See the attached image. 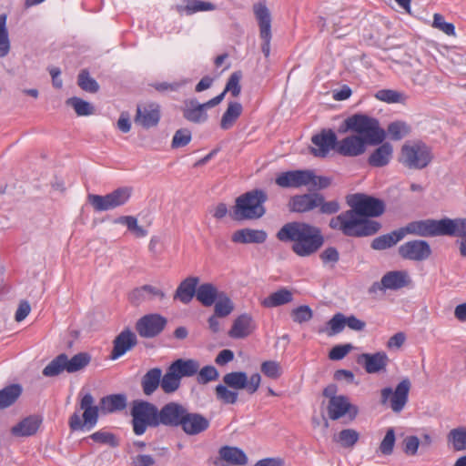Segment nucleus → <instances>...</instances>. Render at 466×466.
Masks as SVG:
<instances>
[{
  "mask_svg": "<svg viewBox=\"0 0 466 466\" xmlns=\"http://www.w3.org/2000/svg\"><path fill=\"white\" fill-rule=\"evenodd\" d=\"M347 203L350 209L332 218L329 221L330 228L353 238L372 236L380 229V223L369 218H376L384 213L385 204L381 199L357 193L349 196Z\"/></svg>",
  "mask_w": 466,
  "mask_h": 466,
  "instance_id": "f257e3e1",
  "label": "nucleus"
},
{
  "mask_svg": "<svg viewBox=\"0 0 466 466\" xmlns=\"http://www.w3.org/2000/svg\"><path fill=\"white\" fill-rule=\"evenodd\" d=\"M339 131H352L357 134L338 141L336 152L343 157L360 156L365 152L367 145H379L386 137L378 119L363 114H355L347 117Z\"/></svg>",
  "mask_w": 466,
  "mask_h": 466,
  "instance_id": "f03ea898",
  "label": "nucleus"
},
{
  "mask_svg": "<svg viewBox=\"0 0 466 466\" xmlns=\"http://www.w3.org/2000/svg\"><path fill=\"white\" fill-rule=\"evenodd\" d=\"M276 237L281 242H291L292 251L299 257L311 256L324 243L319 228L299 221L286 223L277 232Z\"/></svg>",
  "mask_w": 466,
  "mask_h": 466,
  "instance_id": "7ed1b4c3",
  "label": "nucleus"
},
{
  "mask_svg": "<svg viewBox=\"0 0 466 466\" xmlns=\"http://www.w3.org/2000/svg\"><path fill=\"white\" fill-rule=\"evenodd\" d=\"M268 195L263 189L255 188L241 194L235 200L233 216L237 220H255L266 214Z\"/></svg>",
  "mask_w": 466,
  "mask_h": 466,
  "instance_id": "20e7f679",
  "label": "nucleus"
},
{
  "mask_svg": "<svg viewBox=\"0 0 466 466\" xmlns=\"http://www.w3.org/2000/svg\"><path fill=\"white\" fill-rule=\"evenodd\" d=\"M158 408L147 400H136L132 402L130 415L132 428L137 436L143 435L148 427H158Z\"/></svg>",
  "mask_w": 466,
  "mask_h": 466,
  "instance_id": "39448f33",
  "label": "nucleus"
},
{
  "mask_svg": "<svg viewBox=\"0 0 466 466\" xmlns=\"http://www.w3.org/2000/svg\"><path fill=\"white\" fill-rule=\"evenodd\" d=\"M91 361L87 352H79L68 359L66 353H61L52 360L43 370L46 377L57 376L63 371L74 373L86 368Z\"/></svg>",
  "mask_w": 466,
  "mask_h": 466,
  "instance_id": "423d86ee",
  "label": "nucleus"
},
{
  "mask_svg": "<svg viewBox=\"0 0 466 466\" xmlns=\"http://www.w3.org/2000/svg\"><path fill=\"white\" fill-rule=\"evenodd\" d=\"M95 400L91 393H86L80 400V409L84 410L83 420L77 412H74L69 418V428L71 431H80L85 428L92 430L97 423L99 408L94 405Z\"/></svg>",
  "mask_w": 466,
  "mask_h": 466,
  "instance_id": "0eeeda50",
  "label": "nucleus"
},
{
  "mask_svg": "<svg viewBox=\"0 0 466 466\" xmlns=\"http://www.w3.org/2000/svg\"><path fill=\"white\" fill-rule=\"evenodd\" d=\"M407 233L420 237L446 236L451 230V218H444L441 219H424L409 223L405 228H401Z\"/></svg>",
  "mask_w": 466,
  "mask_h": 466,
  "instance_id": "6e6552de",
  "label": "nucleus"
},
{
  "mask_svg": "<svg viewBox=\"0 0 466 466\" xmlns=\"http://www.w3.org/2000/svg\"><path fill=\"white\" fill-rule=\"evenodd\" d=\"M132 188L121 187L105 196L88 195V202L96 211H106L125 205L130 198Z\"/></svg>",
  "mask_w": 466,
  "mask_h": 466,
  "instance_id": "1a4fd4ad",
  "label": "nucleus"
},
{
  "mask_svg": "<svg viewBox=\"0 0 466 466\" xmlns=\"http://www.w3.org/2000/svg\"><path fill=\"white\" fill-rule=\"evenodd\" d=\"M410 387L411 383L406 378L396 386L395 390L390 387L383 388L380 390V403L390 407L393 412L400 413L408 402Z\"/></svg>",
  "mask_w": 466,
  "mask_h": 466,
  "instance_id": "9d476101",
  "label": "nucleus"
},
{
  "mask_svg": "<svg viewBox=\"0 0 466 466\" xmlns=\"http://www.w3.org/2000/svg\"><path fill=\"white\" fill-rule=\"evenodd\" d=\"M431 161V150L424 144L405 145L401 148V162L409 168L421 169Z\"/></svg>",
  "mask_w": 466,
  "mask_h": 466,
  "instance_id": "9b49d317",
  "label": "nucleus"
},
{
  "mask_svg": "<svg viewBox=\"0 0 466 466\" xmlns=\"http://www.w3.org/2000/svg\"><path fill=\"white\" fill-rule=\"evenodd\" d=\"M167 325L166 317L158 313H150L138 319L135 328L141 338L153 339L160 335Z\"/></svg>",
  "mask_w": 466,
  "mask_h": 466,
  "instance_id": "f8f14e48",
  "label": "nucleus"
},
{
  "mask_svg": "<svg viewBox=\"0 0 466 466\" xmlns=\"http://www.w3.org/2000/svg\"><path fill=\"white\" fill-rule=\"evenodd\" d=\"M253 9L259 27V36L262 40L261 51L265 57H268L272 38L270 13L268 7L261 3L255 5Z\"/></svg>",
  "mask_w": 466,
  "mask_h": 466,
  "instance_id": "ddd939ff",
  "label": "nucleus"
},
{
  "mask_svg": "<svg viewBox=\"0 0 466 466\" xmlns=\"http://www.w3.org/2000/svg\"><path fill=\"white\" fill-rule=\"evenodd\" d=\"M224 383L232 389L247 390L249 394L255 393L259 388L261 377L258 373H254L248 379L244 371H233L227 373L223 377Z\"/></svg>",
  "mask_w": 466,
  "mask_h": 466,
  "instance_id": "4468645a",
  "label": "nucleus"
},
{
  "mask_svg": "<svg viewBox=\"0 0 466 466\" xmlns=\"http://www.w3.org/2000/svg\"><path fill=\"white\" fill-rule=\"evenodd\" d=\"M410 282L406 271L392 270L383 275L380 282H374L369 289L370 293L385 291L387 289L397 290L407 287Z\"/></svg>",
  "mask_w": 466,
  "mask_h": 466,
  "instance_id": "2eb2a0df",
  "label": "nucleus"
},
{
  "mask_svg": "<svg viewBox=\"0 0 466 466\" xmlns=\"http://www.w3.org/2000/svg\"><path fill=\"white\" fill-rule=\"evenodd\" d=\"M311 179V169H297L281 172L275 178V183L283 188H299L309 186Z\"/></svg>",
  "mask_w": 466,
  "mask_h": 466,
  "instance_id": "dca6fc26",
  "label": "nucleus"
},
{
  "mask_svg": "<svg viewBox=\"0 0 466 466\" xmlns=\"http://www.w3.org/2000/svg\"><path fill=\"white\" fill-rule=\"evenodd\" d=\"M186 407L175 401H170L158 410V426L180 427Z\"/></svg>",
  "mask_w": 466,
  "mask_h": 466,
  "instance_id": "f3484780",
  "label": "nucleus"
},
{
  "mask_svg": "<svg viewBox=\"0 0 466 466\" xmlns=\"http://www.w3.org/2000/svg\"><path fill=\"white\" fill-rule=\"evenodd\" d=\"M338 141L337 136L332 129H322L320 133L311 137V142L316 147L311 149V152L315 157H326L330 150L336 152Z\"/></svg>",
  "mask_w": 466,
  "mask_h": 466,
  "instance_id": "a211bd4d",
  "label": "nucleus"
},
{
  "mask_svg": "<svg viewBox=\"0 0 466 466\" xmlns=\"http://www.w3.org/2000/svg\"><path fill=\"white\" fill-rule=\"evenodd\" d=\"M399 254L404 259L422 261L431 256V249L427 241L416 239L400 245Z\"/></svg>",
  "mask_w": 466,
  "mask_h": 466,
  "instance_id": "6ab92c4d",
  "label": "nucleus"
},
{
  "mask_svg": "<svg viewBox=\"0 0 466 466\" xmlns=\"http://www.w3.org/2000/svg\"><path fill=\"white\" fill-rule=\"evenodd\" d=\"M209 426L210 421L207 417L198 412H190L186 408L180 428L187 435H198L206 431Z\"/></svg>",
  "mask_w": 466,
  "mask_h": 466,
  "instance_id": "aec40b11",
  "label": "nucleus"
},
{
  "mask_svg": "<svg viewBox=\"0 0 466 466\" xmlns=\"http://www.w3.org/2000/svg\"><path fill=\"white\" fill-rule=\"evenodd\" d=\"M160 120V106L156 103L138 105L135 122L144 128L156 127Z\"/></svg>",
  "mask_w": 466,
  "mask_h": 466,
  "instance_id": "412c9836",
  "label": "nucleus"
},
{
  "mask_svg": "<svg viewBox=\"0 0 466 466\" xmlns=\"http://www.w3.org/2000/svg\"><path fill=\"white\" fill-rule=\"evenodd\" d=\"M137 344L136 334L128 328L123 329L113 340L110 359L115 360L132 350Z\"/></svg>",
  "mask_w": 466,
  "mask_h": 466,
  "instance_id": "4be33fe9",
  "label": "nucleus"
},
{
  "mask_svg": "<svg viewBox=\"0 0 466 466\" xmlns=\"http://www.w3.org/2000/svg\"><path fill=\"white\" fill-rule=\"evenodd\" d=\"M320 199V193L317 192L295 195L289 201V209L297 213L309 212L318 208L317 202Z\"/></svg>",
  "mask_w": 466,
  "mask_h": 466,
  "instance_id": "5701e85b",
  "label": "nucleus"
},
{
  "mask_svg": "<svg viewBox=\"0 0 466 466\" xmlns=\"http://www.w3.org/2000/svg\"><path fill=\"white\" fill-rule=\"evenodd\" d=\"M348 412L351 417H355L358 413V409L350 403L347 397L339 395L329 400L328 406L329 419L333 420H339Z\"/></svg>",
  "mask_w": 466,
  "mask_h": 466,
  "instance_id": "b1692460",
  "label": "nucleus"
},
{
  "mask_svg": "<svg viewBox=\"0 0 466 466\" xmlns=\"http://www.w3.org/2000/svg\"><path fill=\"white\" fill-rule=\"evenodd\" d=\"M218 455L219 457L215 461L216 466H228L223 461L235 466H243L248 462L245 452L237 447L223 446L219 449Z\"/></svg>",
  "mask_w": 466,
  "mask_h": 466,
  "instance_id": "393cba45",
  "label": "nucleus"
},
{
  "mask_svg": "<svg viewBox=\"0 0 466 466\" xmlns=\"http://www.w3.org/2000/svg\"><path fill=\"white\" fill-rule=\"evenodd\" d=\"M198 282V277H187L183 279L174 293V299L185 305L189 304L197 295Z\"/></svg>",
  "mask_w": 466,
  "mask_h": 466,
  "instance_id": "a878e982",
  "label": "nucleus"
},
{
  "mask_svg": "<svg viewBox=\"0 0 466 466\" xmlns=\"http://www.w3.org/2000/svg\"><path fill=\"white\" fill-rule=\"evenodd\" d=\"M363 360V365L365 370L370 373H377L380 370H385L386 366L389 362V358L387 354L383 351H379L373 354L370 353H363L359 357L358 362L361 363Z\"/></svg>",
  "mask_w": 466,
  "mask_h": 466,
  "instance_id": "bb28decb",
  "label": "nucleus"
},
{
  "mask_svg": "<svg viewBox=\"0 0 466 466\" xmlns=\"http://www.w3.org/2000/svg\"><path fill=\"white\" fill-rule=\"evenodd\" d=\"M267 238L268 234L263 229L242 228L232 234L231 240L239 244H262Z\"/></svg>",
  "mask_w": 466,
  "mask_h": 466,
  "instance_id": "cd10ccee",
  "label": "nucleus"
},
{
  "mask_svg": "<svg viewBox=\"0 0 466 466\" xmlns=\"http://www.w3.org/2000/svg\"><path fill=\"white\" fill-rule=\"evenodd\" d=\"M127 397L125 393L110 394L100 400V410L103 413H116L126 410Z\"/></svg>",
  "mask_w": 466,
  "mask_h": 466,
  "instance_id": "c85d7f7f",
  "label": "nucleus"
},
{
  "mask_svg": "<svg viewBox=\"0 0 466 466\" xmlns=\"http://www.w3.org/2000/svg\"><path fill=\"white\" fill-rule=\"evenodd\" d=\"M253 329L252 317L248 314H242L234 320L228 335L234 339H242L248 337Z\"/></svg>",
  "mask_w": 466,
  "mask_h": 466,
  "instance_id": "c756f323",
  "label": "nucleus"
},
{
  "mask_svg": "<svg viewBox=\"0 0 466 466\" xmlns=\"http://www.w3.org/2000/svg\"><path fill=\"white\" fill-rule=\"evenodd\" d=\"M183 116L192 123H203L208 119V114L203 104H199L196 99L185 102L183 108Z\"/></svg>",
  "mask_w": 466,
  "mask_h": 466,
  "instance_id": "7c9ffc66",
  "label": "nucleus"
},
{
  "mask_svg": "<svg viewBox=\"0 0 466 466\" xmlns=\"http://www.w3.org/2000/svg\"><path fill=\"white\" fill-rule=\"evenodd\" d=\"M42 420L37 416H29L12 427L11 433L15 437H28L36 433Z\"/></svg>",
  "mask_w": 466,
  "mask_h": 466,
  "instance_id": "2f4dec72",
  "label": "nucleus"
},
{
  "mask_svg": "<svg viewBox=\"0 0 466 466\" xmlns=\"http://www.w3.org/2000/svg\"><path fill=\"white\" fill-rule=\"evenodd\" d=\"M405 237V230L399 228L390 233L375 238L370 247L375 250H384L396 245Z\"/></svg>",
  "mask_w": 466,
  "mask_h": 466,
  "instance_id": "473e14b6",
  "label": "nucleus"
},
{
  "mask_svg": "<svg viewBox=\"0 0 466 466\" xmlns=\"http://www.w3.org/2000/svg\"><path fill=\"white\" fill-rule=\"evenodd\" d=\"M162 370L153 368L147 370L141 378V388L146 396L152 395L161 384Z\"/></svg>",
  "mask_w": 466,
  "mask_h": 466,
  "instance_id": "72a5a7b5",
  "label": "nucleus"
},
{
  "mask_svg": "<svg viewBox=\"0 0 466 466\" xmlns=\"http://www.w3.org/2000/svg\"><path fill=\"white\" fill-rule=\"evenodd\" d=\"M446 236L458 237L456 244L459 247L460 255L466 258V218L451 219V230Z\"/></svg>",
  "mask_w": 466,
  "mask_h": 466,
  "instance_id": "f704fd0d",
  "label": "nucleus"
},
{
  "mask_svg": "<svg viewBox=\"0 0 466 466\" xmlns=\"http://www.w3.org/2000/svg\"><path fill=\"white\" fill-rule=\"evenodd\" d=\"M222 291L212 283L198 285L196 298L205 307L212 306L218 299Z\"/></svg>",
  "mask_w": 466,
  "mask_h": 466,
  "instance_id": "c9c22d12",
  "label": "nucleus"
},
{
  "mask_svg": "<svg viewBox=\"0 0 466 466\" xmlns=\"http://www.w3.org/2000/svg\"><path fill=\"white\" fill-rule=\"evenodd\" d=\"M242 110L243 107L239 102L230 101L228 104L226 111L222 115L220 120V128L223 130L230 129L234 126L238 118L241 116Z\"/></svg>",
  "mask_w": 466,
  "mask_h": 466,
  "instance_id": "e433bc0d",
  "label": "nucleus"
},
{
  "mask_svg": "<svg viewBox=\"0 0 466 466\" xmlns=\"http://www.w3.org/2000/svg\"><path fill=\"white\" fill-rule=\"evenodd\" d=\"M293 294L286 288H282L261 300L264 308L271 309L291 302Z\"/></svg>",
  "mask_w": 466,
  "mask_h": 466,
  "instance_id": "4c0bfd02",
  "label": "nucleus"
},
{
  "mask_svg": "<svg viewBox=\"0 0 466 466\" xmlns=\"http://www.w3.org/2000/svg\"><path fill=\"white\" fill-rule=\"evenodd\" d=\"M392 152V146L388 142L383 143L370 156L368 162L372 167H384L390 162Z\"/></svg>",
  "mask_w": 466,
  "mask_h": 466,
  "instance_id": "58836bf2",
  "label": "nucleus"
},
{
  "mask_svg": "<svg viewBox=\"0 0 466 466\" xmlns=\"http://www.w3.org/2000/svg\"><path fill=\"white\" fill-rule=\"evenodd\" d=\"M170 366L171 369H173L180 377V379L183 377H192L196 375L199 370L198 361L192 359H177L173 361Z\"/></svg>",
  "mask_w": 466,
  "mask_h": 466,
  "instance_id": "ea45409f",
  "label": "nucleus"
},
{
  "mask_svg": "<svg viewBox=\"0 0 466 466\" xmlns=\"http://www.w3.org/2000/svg\"><path fill=\"white\" fill-rule=\"evenodd\" d=\"M176 9L179 14L185 13L187 15H191L198 12L213 11L216 9V5L210 2L187 0L185 5H177Z\"/></svg>",
  "mask_w": 466,
  "mask_h": 466,
  "instance_id": "a19ab883",
  "label": "nucleus"
},
{
  "mask_svg": "<svg viewBox=\"0 0 466 466\" xmlns=\"http://www.w3.org/2000/svg\"><path fill=\"white\" fill-rule=\"evenodd\" d=\"M447 442L455 451L466 450V427L461 426L450 431Z\"/></svg>",
  "mask_w": 466,
  "mask_h": 466,
  "instance_id": "79ce46f5",
  "label": "nucleus"
},
{
  "mask_svg": "<svg viewBox=\"0 0 466 466\" xmlns=\"http://www.w3.org/2000/svg\"><path fill=\"white\" fill-rule=\"evenodd\" d=\"M22 394V387L19 384H11L0 390V410L14 404Z\"/></svg>",
  "mask_w": 466,
  "mask_h": 466,
  "instance_id": "37998d69",
  "label": "nucleus"
},
{
  "mask_svg": "<svg viewBox=\"0 0 466 466\" xmlns=\"http://www.w3.org/2000/svg\"><path fill=\"white\" fill-rule=\"evenodd\" d=\"M181 384V379L177 372L169 366L166 373L161 375L160 387L166 394H170L178 390Z\"/></svg>",
  "mask_w": 466,
  "mask_h": 466,
  "instance_id": "c03bdc74",
  "label": "nucleus"
},
{
  "mask_svg": "<svg viewBox=\"0 0 466 466\" xmlns=\"http://www.w3.org/2000/svg\"><path fill=\"white\" fill-rule=\"evenodd\" d=\"M345 328V315L339 312L336 313L328 322L324 329H320L319 332H324L329 337H332L340 333Z\"/></svg>",
  "mask_w": 466,
  "mask_h": 466,
  "instance_id": "a18cd8bd",
  "label": "nucleus"
},
{
  "mask_svg": "<svg viewBox=\"0 0 466 466\" xmlns=\"http://www.w3.org/2000/svg\"><path fill=\"white\" fill-rule=\"evenodd\" d=\"M214 304V314L218 318H225L228 316L234 309L232 300L225 292H221Z\"/></svg>",
  "mask_w": 466,
  "mask_h": 466,
  "instance_id": "49530a36",
  "label": "nucleus"
},
{
  "mask_svg": "<svg viewBox=\"0 0 466 466\" xmlns=\"http://www.w3.org/2000/svg\"><path fill=\"white\" fill-rule=\"evenodd\" d=\"M6 19L7 16L5 14L0 15V57L3 58L6 56L10 51V41L8 31L6 28Z\"/></svg>",
  "mask_w": 466,
  "mask_h": 466,
  "instance_id": "de8ad7c7",
  "label": "nucleus"
},
{
  "mask_svg": "<svg viewBox=\"0 0 466 466\" xmlns=\"http://www.w3.org/2000/svg\"><path fill=\"white\" fill-rule=\"evenodd\" d=\"M116 223L126 225L127 229L135 234L137 238H144L147 235V230L138 226L137 219L133 216L119 217Z\"/></svg>",
  "mask_w": 466,
  "mask_h": 466,
  "instance_id": "09e8293b",
  "label": "nucleus"
},
{
  "mask_svg": "<svg viewBox=\"0 0 466 466\" xmlns=\"http://www.w3.org/2000/svg\"><path fill=\"white\" fill-rule=\"evenodd\" d=\"M66 103L74 108L77 116H90L94 113V106L79 97H70Z\"/></svg>",
  "mask_w": 466,
  "mask_h": 466,
  "instance_id": "8fccbe9b",
  "label": "nucleus"
},
{
  "mask_svg": "<svg viewBox=\"0 0 466 466\" xmlns=\"http://www.w3.org/2000/svg\"><path fill=\"white\" fill-rule=\"evenodd\" d=\"M359 432L353 429H345L339 432L335 441L344 448L353 447L359 441Z\"/></svg>",
  "mask_w": 466,
  "mask_h": 466,
  "instance_id": "3c124183",
  "label": "nucleus"
},
{
  "mask_svg": "<svg viewBox=\"0 0 466 466\" xmlns=\"http://www.w3.org/2000/svg\"><path fill=\"white\" fill-rule=\"evenodd\" d=\"M77 84L86 92L96 93L99 90L98 83L90 76L89 72L86 69L80 71Z\"/></svg>",
  "mask_w": 466,
  "mask_h": 466,
  "instance_id": "603ef678",
  "label": "nucleus"
},
{
  "mask_svg": "<svg viewBox=\"0 0 466 466\" xmlns=\"http://www.w3.org/2000/svg\"><path fill=\"white\" fill-rule=\"evenodd\" d=\"M396 437L395 431L393 428H389L386 431V434L380 443L378 451L382 455L390 456L393 453L394 446H395Z\"/></svg>",
  "mask_w": 466,
  "mask_h": 466,
  "instance_id": "864d4df0",
  "label": "nucleus"
},
{
  "mask_svg": "<svg viewBox=\"0 0 466 466\" xmlns=\"http://www.w3.org/2000/svg\"><path fill=\"white\" fill-rule=\"evenodd\" d=\"M215 392L217 399L225 404H234L238 400V393L228 390L227 385L218 384Z\"/></svg>",
  "mask_w": 466,
  "mask_h": 466,
  "instance_id": "5fc2aeb1",
  "label": "nucleus"
},
{
  "mask_svg": "<svg viewBox=\"0 0 466 466\" xmlns=\"http://www.w3.org/2000/svg\"><path fill=\"white\" fill-rule=\"evenodd\" d=\"M88 438L93 440L95 442L100 444H106L110 447H117L119 445L118 440L116 435L109 431H98L92 433Z\"/></svg>",
  "mask_w": 466,
  "mask_h": 466,
  "instance_id": "6e6d98bb",
  "label": "nucleus"
},
{
  "mask_svg": "<svg viewBox=\"0 0 466 466\" xmlns=\"http://www.w3.org/2000/svg\"><path fill=\"white\" fill-rule=\"evenodd\" d=\"M388 135L392 140H400L410 132V127L403 122L396 121L388 126Z\"/></svg>",
  "mask_w": 466,
  "mask_h": 466,
  "instance_id": "4d7b16f0",
  "label": "nucleus"
},
{
  "mask_svg": "<svg viewBox=\"0 0 466 466\" xmlns=\"http://www.w3.org/2000/svg\"><path fill=\"white\" fill-rule=\"evenodd\" d=\"M260 370L266 377L272 380H277L282 375L281 366L275 360H266L262 362Z\"/></svg>",
  "mask_w": 466,
  "mask_h": 466,
  "instance_id": "13d9d810",
  "label": "nucleus"
},
{
  "mask_svg": "<svg viewBox=\"0 0 466 466\" xmlns=\"http://www.w3.org/2000/svg\"><path fill=\"white\" fill-rule=\"evenodd\" d=\"M241 73L239 71H236L232 73L228 79L225 89L223 90L224 96L229 92L234 97L239 96L241 92V86L239 84L241 79Z\"/></svg>",
  "mask_w": 466,
  "mask_h": 466,
  "instance_id": "bf43d9fd",
  "label": "nucleus"
},
{
  "mask_svg": "<svg viewBox=\"0 0 466 466\" xmlns=\"http://www.w3.org/2000/svg\"><path fill=\"white\" fill-rule=\"evenodd\" d=\"M197 374V380L199 384H207L210 381L216 380L219 376L218 370L211 365L203 367Z\"/></svg>",
  "mask_w": 466,
  "mask_h": 466,
  "instance_id": "052dcab7",
  "label": "nucleus"
},
{
  "mask_svg": "<svg viewBox=\"0 0 466 466\" xmlns=\"http://www.w3.org/2000/svg\"><path fill=\"white\" fill-rule=\"evenodd\" d=\"M191 141V132L187 128H181L176 131L171 146L173 148L186 147Z\"/></svg>",
  "mask_w": 466,
  "mask_h": 466,
  "instance_id": "680f3d73",
  "label": "nucleus"
},
{
  "mask_svg": "<svg viewBox=\"0 0 466 466\" xmlns=\"http://www.w3.org/2000/svg\"><path fill=\"white\" fill-rule=\"evenodd\" d=\"M432 26L442 31L447 35H455V26L451 23H447L441 14H434Z\"/></svg>",
  "mask_w": 466,
  "mask_h": 466,
  "instance_id": "e2e57ef3",
  "label": "nucleus"
},
{
  "mask_svg": "<svg viewBox=\"0 0 466 466\" xmlns=\"http://www.w3.org/2000/svg\"><path fill=\"white\" fill-rule=\"evenodd\" d=\"M292 319L297 323H303L310 320L313 317L312 309L307 306H299L291 311Z\"/></svg>",
  "mask_w": 466,
  "mask_h": 466,
  "instance_id": "0e129e2a",
  "label": "nucleus"
},
{
  "mask_svg": "<svg viewBox=\"0 0 466 466\" xmlns=\"http://www.w3.org/2000/svg\"><path fill=\"white\" fill-rule=\"evenodd\" d=\"M320 198L317 203L321 214L332 215L339 210V203L337 200L325 201L322 194H320Z\"/></svg>",
  "mask_w": 466,
  "mask_h": 466,
  "instance_id": "69168bd1",
  "label": "nucleus"
},
{
  "mask_svg": "<svg viewBox=\"0 0 466 466\" xmlns=\"http://www.w3.org/2000/svg\"><path fill=\"white\" fill-rule=\"evenodd\" d=\"M375 97L387 103H398L400 102L402 94L391 89H381L376 93Z\"/></svg>",
  "mask_w": 466,
  "mask_h": 466,
  "instance_id": "338daca9",
  "label": "nucleus"
},
{
  "mask_svg": "<svg viewBox=\"0 0 466 466\" xmlns=\"http://www.w3.org/2000/svg\"><path fill=\"white\" fill-rule=\"evenodd\" d=\"M319 258L324 264H331V267H334L339 259V253L336 248L329 247L319 254Z\"/></svg>",
  "mask_w": 466,
  "mask_h": 466,
  "instance_id": "774afa93",
  "label": "nucleus"
}]
</instances>
